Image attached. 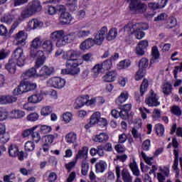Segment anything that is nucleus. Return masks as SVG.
<instances>
[{
    "label": "nucleus",
    "instance_id": "nucleus-1",
    "mask_svg": "<svg viewBox=\"0 0 182 182\" xmlns=\"http://www.w3.org/2000/svg\"><path fill=\"white\" fill-rule=\"evenodd\" d=\"M69 36H75V32L66 34L65 33V31L59 30L51 33L50 39H51V41H56V46L58 48H62V46H65L66 43H70V38Z\"/></svg>",
    "mask_w": 182,
    "mask_h": 182
},
{
    "label": "nucleus",
    "instance_id": "nucleus-2",
    "mask_svg": "<svg viewBox=\"0 0 182 182\" xmlns=\"http://www.w3.org/2000/svg\"><path fill=\"white\" fill-rule=\"evenodd\" d=\"M178 142L177 141V139L173 138L172 139V146L174 147L173 154L175 156V159L173 161V164L172 166V168L173 171H175L176 174L178 176L180 174V168H178Z\"/></svg>",
    "mask_w": 182,
    "mask_h": 182
},
{
    "label": "nucleus",
    "instance_id": "nucleus-3",
    "mask_svg": "<svg viewBox=\"0 0 182 182\" xmlns=\"http://www.w3.org/2000/svg\"><path fill=\"white\" fill-rule=\"evenodd\" d=\"M145 103L149 106V107H157V106H160L159 97L153 90H150L149 95H148L145 98Z\"/></svg>",
    "mask_w": 182,
    "mask_h": 182
},
{
    "label": "nucleus",
    "instance_id": "nucleus-4",
    "mask_svg": "<svg viewBox=\"0 0 182 182\" xmlns=\"http://www.w3.org/2000/svg\"><path fill=\"white\" fill-rule=\"evenodd\" d=\"M65 85H66V80L59 77H51L47 81V86L55 89H62L65 87Z\"/></svg>",
    "mask_w": 182,
    "mask_h": 182
},
{
    "label": "nucleus",
    "instance_id": "nucleus-5",
    "mask_svg": "<svg viewBox=\"0 0 182 182\" xmlns=\"http://www.w3.org/2000/svg\"><path fill=\"white\" fill-rule=\"evenodd\" d=\"M58 11L61 12L59 17L61 25H69L72 22V19H73L72 15L68 11H64L65 7L63 6H60Z\"/></svg>",
    "mask_w": 182,
    "mask_h": 182
},
{
    "label": "nucleus",
    "instance_id": "nucleus-6",
    "mask_svg": "<svg viewBox=\"0 0 182 182\" xmlns=\"http://www.w3.org/2000/svg\"><path fill=\"white\" fill-rule=\"evenodd\" d=\"M11 60L16 62L17 66H23L25 65V59L23 58V50L18 48L14 50L13 58Z\"/></svg>",
    "mask_w": 182,
    "mask_h": 182
},
{
    "label": "nucleus",
    "instance_id": "nucleus-7",
    "mask_svg": "<svg viewBox=\"0 0 182 182\" xmlns=\"http://www.w3.org/2000/svg\"><path fill=\"white\" fill-rule=\"evenodd\" d=\"M107 33V26H103L102 28H100L96 33L95 36V39H93L95 45H97L98 46H100L101 45H102L103 41H105V36H106Z\"/></svg>",
    "mask_w": 182,
    "mask_h": 182
},
{
    "label": "nucleus",
    "instance_id": "nucleus-8",
    "mask_svg": "<svg viewBox=\"0 0 182 182\" xmlns=\"http://www.w3.org/2000/svg\"><path fill=\"white\" fill-rule=\"evenodd\" d=\"M63 58L68 60V62H80V53L75 50H70L63 55Z\"/></svg>",
    "mask_w": 182,
    "mask_h": 182
},
{
    "label": "nucleus",
    "instance_id": "nucleus-9",
    "mask_svg": "<svg viewBox=\"0 0 182 182\" xmlns=\"http://www.w3.org/2000/svg\"><path fill=\"white\" fill-rule=\"evenodd\" d=\"M9 154L10 157H18V159L22 161L23 157H25V153L23 151H19L16 145L11 144L9 146Z\"/></svg>",
    "mask_w": 182,
    "mask_h": 182
},
{
    "label": "nucleus",
    "instance_id": "nucleus-10",
    "mask_svg": "<svg viewBox=\"0 0 182 182\" xmlns=\"http://www.w3.org/2000/svg\"><path fill=\"white\" fill-rule=\"evenodd\" d=\"M79 65H82V63L67 61L66 67L68 68L69 75H72L73 76H75V75H77V73L80 72Z\"/></svg>",
    "mask_w": 182,
    "mask_h": 182
},
{
    "label": "nucleus",
    "instance_id": "nucleus-11",
    "mask_svg": "<svg viewBox=\"0 0 182 182\" xmlns=\"http://www.w3.org/2000/svg\"><path fill=\"white\" fill-rule=\"evenodd\" d=\"M42 46V41L41 38L36 37L32 41L30 47V56H35V54L38 53L39 48Z\"/></svg>",
    "mask_w": 182,
    "mask_h": 182
},
{
    "label": "nucleus",
    "instance_id": "nucleus-12",
    "mask_svg": "<svg viewBox=\"0 0 182 182\" xmlns=\"http://www.w3.org/2000/svg\"><path fill=\"white\" fill-rule=\"evenodd\" d=\"M31 58H33L35 59L36 58V68H41V66H43V63H45V54L43 53V51L38 50V53L35 54V56H31Z\"/></svg>",
    "mask_w": 182,
    "mask_h": 182
},
{
    "label": "nucleus",
    "instance_id": "nucleus-13",
    "mask_svg": "<svg viewBox=\"0 0 182 182\" xmlns=\"http://www.w3.org/2000/svg\"><path fill=\"white\" fill-rule=\"evenodd\" d=\"M54 72V68L52 67H48L46 65L43 66L39 71L37 72L38 77H43L44 76H50Z\"/></svg>",
    "mask_w": 182,
    "mask_h": 182
},
{
    "label": "nucleus",
    "instance_id": "nucleus-14",
    "mask_svg": "<svg viewBox=\"0 0 182 182\" xmlns=\"http://www.w3.org/2000/svg\"><path fill=\"white\" fill-rule=\"evenodd\" d=\"M27 6L30 9L33 15L36 14V12H41L42 11V6L41 5V1L38 0H34L30 2Z\"/></svg>",
    "mask_w": 182,
    "mask_h": 182
},
{
    "label": "nucleus",
    "instance_id": "nucleus-15",
    "mask_svg": "<svg viewBox=\"0 0 182 182\" xmlns=\"http://www.w3.org/2000/svg\"><path fill=\"white\" fill-rule=\"evenodd\" d=\"M31 16H33L32 11L30 10L29 7L26 6L21 12L20 16L18 18V21L19 22H22V21H25V19H28V18H31Z\"/></svg>",
    "mask_w": 182,
    "mask_h": 182
},
{
    "label": "nucleus",
    "instance_id": "nucleus-16",
    "mask_svg": "<svg viewBox=\"0 0 182 182\" xmlns=\"http://www.w3.org/2000/svg\"><path fill=\"white\" fill-rule=\"evenodd\" d=\"M131 11H135L137 14H144L147 11V5L139 1L134 4V7L130 8Z\"/></svg>",
    "mask_w": 182,
    "mask_h": 182
},
{
    "label": "nucleus",
    "instance_id": "nucleus-17",
    "mask_svg": "<svg viewBox=\"0 0 182 182\" xmlns=\"http://www.w3.org/2000/svg\"><path fill=\"white\" fill-rule=\"evenodd\" d=\"M18 100L16 97L11 95H0V105H9L14 103Z\"/></svg>",
    "mask_w": 182,
    "mask_h": 182
},
{
    "label": "nucleus",
    "instance_id": "nucleus-18",
    "mask_svg": "<svg viewBox=\"0 0 182 182\" xmlns=\"http://www.w3.org/2000/svg\"><path fill=\"white\" fill-rule=\"evenodd\" d=\"M87 99H89V95H84L82 97H78L75 102V108L80 109V107H83L85 105H87Z\"/></svg>",
    "mask_w": 182,
    "mask_h": 182
},
{
    "label": "nucleus",
    "instance_id": "nucleus-19",
    "mask_svg": "<svg viewBox=\"0 0 182 182\" xmlns=\"http://www.w3.org/2000/svg\"><path fill=\"white\" fill-rule=\"evenodd\" d=\"M41 47L44 52L46 53H50L53 50V43L52 40H45L43 43H41Z\"/></svg>",
    "mask_w": 182,
    "mask_h": 182
},
{
    "label": "nucleus",
    "instance_id": "nucleus-20",
    "mask_svg": "<svg viewBox=\"0 0 182 182\" xmlns=\"http://www.w3.org/2000/svg\"><path fill=\"white\" fill-rule=\"evenodd\" d=\"M43 26V23L37 18H33L28 21V27L29 29H38Z\"/></svg>",
    "mask_w": 182,
    "mask_h": 182
},
{
    "label": "nucleus",
    "instance_id": "nucleus-21",
    "mask_svg": "<svg viewBox=\"0 0 182 182\" xmlns=\"http://www.w3.org/2000/svg\"><path fill=\"white\" fill-rule=\"evenodd\" d=\"M95 40L92 38H89L81 43L80 48L82 49V50H85V49H90V48L95 46Z\"/></svg>",
    "mask_w": 182,
    "mask_h": 182
},
{
    "label": "nucleus",
    "instance_id": "nucleus-22",
    "mask_svg": "<svg viewBox=\"0 0 182 182\" xmlns=\"http://www.w3.org/2000/svg\"><path fill=\"white\" fill-rule=\"evenodd\" d=\"M28 36L25 34L23 31H19L16 37V45H25V41H26Z\"/></svg>",
    "mask_w": 182,
    "mask_h": 182
},
{
    "label": "nucleus",
    "instance_id": "nucleus-23",
    "mask_svg": "<svg viewBox=\"0 0 182 182\" xmlns=\"http://www.w3.org/2000/svg\"><path fill=\"white\" fill-rule=\"evenodd\" d=\"M92 140L95 141V143H103V141H107V140H109V135L102 132L93 136Z\"/></svg>",
    "mask_w": 182,
    "mask_h": 182
},
{
    "label": "nucleus",
    "instance_id": "nucleus-24",
    "mask_svg": "<svg viewBox=\"0 0 182 182\" xmlns=\"http://www.w3.org/2000/svg\"><path fill=\"white\" fill-rule=\"evenodd\" d=\"M87 151H89V149L87 146H83L81 149H80L76 155L77 159L80 160H86L87 159Z\"/></svg>",
    "mask_w": 182,
    "mask_h": 182
},
{
    "label": "nucleus",
    "instance_id": "nucleus-25",
    "mask_svg": "<svg viewBox=\"0 0 182 182\" xmlns=\"http://www.w3.org/2000/svg\"><path fill=\"white\" fill-rule=\"evenodd\" d=\"M107 168V164L105 161H100L95 164L96 173H104Z\"/></svg>",
    "mask_w": 182,
    "mask_h": 182
},
{
    "label": "nucleus",
    "instance_id": "nucleus-26",
    "mask_svg": "<svg viewBox=\"0 0 182 182\" xmlns=\"http://www.w3.org/2000/svg\"><path fill=\"white\" fill-rule=\"evenodd\" d=\"M5 68L10 73H15L16 72V62L14 60H9V63L6 64Z\"/></svg>",
    "mask_w": 182,
    "mask_h": 182
},
{
    "label": "nucleus",
    "instance_id": "nucleus-27",
    "mask_svg": "<svg viewBox=\"0 0 182 182\" xmlns=\"http://www.w3.org/2000/svg\"><path fill=\"white\" fill-rule=\"evenodd\" d=\"M122 178L124 182H133V176L130 175V172L127 169L123 168L122 170Z\"/></svg>",
    "mask_w": 182,
    "mask_h": 182
},
{
    "label": "nucleus",
    "instance_id": "nucleus-28",
    "mask_svg": "<svg viewBox=\"0 0 182 182\" xmlns=\"http://www.w3.org/2000/svg\"><path fill=\"white\" fill-rule=\"evenodd\" d=\"M100 116L101 114L100 112H94L90 117V124L91 126H95V124H97L98 122H100Z\"/></svg>",
    "mask_w": 182,
    "mask_h": 182
},
{
    "label": "nucleus",
    "instance_id": "nucleus-29",
    "mask_svg": "<svg viewBox=\"0 0 182 182\" xmlns=\"http://www.w3.org/2000/svg\"><path fill=\"white\" fill-rule=\"evenodd\" d=\"M135 29H136V24H134L133 23H129L123 28L124 32L127 35H132V33H134Z\"/></svg>",
    "mask_w": 182,
    "mask_h": 182
},
{
    "label": "nucleus",
    "instance_id": "nucleus-30",
    "mask_svg": "<svg viewBox=\"0 0 182 182\" xmlns=\"http://www.w3.org/2000/svg\"><path fill=\"white\" fill-rule=\"evenodd\" d=\"M116 76H117L116 71H110L104 76V80L105 82H114Z\"/></svg>",
    "mask_w": 182,
    "mask_h": 182
},
{
    "label": "nucleus",
    "instance_id": "nucleus-31",
    "mask_svg": "<svg viewBox=\"0 0 182 182\" xmlns=\"http://www.w3.org/2000/svg\"><path fill=\"white\" fill-rule=\"evenodd\" d=\"M151 55L152 58L151 60V63H154V62H156V60L160 58V52H159V48L157 46L152 47Z\"/></svg>",
    "mask_w": 182,
    "mask_h": 182
},
{
    "label": "nucleus",
    "instance_id": "nucleus-32",
    "mask_svg": "<svg viewBox=\"0 0 182 182\" xmlns=\"http://www.w3.org/2000/svg\"><path fill=\"white\" fill-rule=\"evenodd\" d=\"M25 116V112L21 110H13L10 113L11 119H21Z\"/></svg>",
    "mask_w": 182,
    "mask_h": 182
},
{
    "label": "nucleus",
    "instance_id": "nucleus-33",
    "mask_svg": "<svg viewBox=\"0 0 182 182\" xmlns=\"http://www.w3.org/2000/svg\"><path fill=\"white\" fill-rule=\"evenodd\" d=\"M129 99V93L127 92H122L121 95L118 97V98L116 100L117 105H122V103H124L126 100Z\"/></svg>",
    "mask_w": 182,
    "mask_h": 182
},
{
    "label": "nucleus",
    "instance_id": "nucleus-34",
    "mask_svg": "<svg viewBox=\"0 0 182 182\" xmlns=\"http://www.w3.org/2000/svg\"><path fill=\"white\" fill-rule=\"evenodd\" d=\"M117 36V28H112L109 29L108 33L107 34V40L113 41V39H116Z\"/></svg>",
    "mask_w": 182,
    "mask_h": 182
},
{
    "label": "nucleus",
    "instance_id": "nucleus-35",
    "mask_svg": "<svg viewBox=\"0 0 182 182\" xmlns=\"http://www.w3.org/2000/svg\"><path fill=\"white\" fill-rule=\"evenodd\" d=\"M43 97L41 94H34L28 97L30 103H39L41 102Z\"/></svg>",
    "mask_w": 182,
    "mask_h": 182
},
{
    "label": "nucleus",
    "instance_id": "nucleus-36",
    "mask_svg": "<svg viewBox=\"0 0 182 182\" xmlns=\"http://www.w3.org/2000/svg\"><path fill=\"white\" fill-rule=\"evenodd\" d=\"M130 65H132V62H130V60H124L118 63L117 68L119 70H122V69H127V68H129Z\"/></svg>",
    "mask_w": 182,
    "mask_h": 182
},
{
    "label": "nucleus",
    "instance_id": "nucleus-37",
    "mask_svg": "<svg viewBox=\"0 0 182 182\" xmlns=\"http://www.w3.org/2000/svg\"><path fill=\"white\" fill-rule=\"evenodd\" d=\"M65 139L67 143H76L77 137L75 132H70L65 136Z\"/></svg>",
    "mask_w": 182,
    "mask_h": 182
},
{
    "label": "nucleus",
    "instance_id": "nucleus-38",
    "mask_svg": "<svg viewBox=\"0 0 182 182\" xmlns=\"http://www.w3.org/2000/svg\"><path fill=\"white\" fill-rule=\"evenodd\" d=\"M89 171V163L86 160H82L81 164V173L82 176H87Z\"/></svg>",
    "mask_w": 182,
    "mask_h": 182
},
{
    "label": "nucleus",
    "instance_id": "nucleus-39",
    "mask_svg": "<svg viewBox=\"0 0 182 182\" xmlns=\"http://www.w3.org/2000/svg\"><path fill=\"white\" fill-rule=\"evenodd\" d=\"M90 35H92V31H90V30L80 29L77 32L78 38H87Z\"/></svg>",
    "mask_w": 182,
    "mask_h": 182
},
{
    "label": "nucleus",
    "instance_id": "nucleus-40",
    "mask_svg": "<svg viewBox=\"0 0 182 182\" xmlns=\"http://www.w3.org/2000/svg\"><path fill=\"white\" fill-rule=\"evenodd\" d=\"M103 70V67H102V64H97L92 68V73L95 77H97L99 74Z\"/></svg>",
    "mask_w": 182,
    "mask_h": 182
},
{
    "label": "nucleus",
    "instance_id": "nucleus-41",
    "mask_svg": "<svg viewBox=\"0 0 182 182\" xmlns=\"http://www.w3.org/2000/svg\"><path fill=\"white\" fill-rule=\"evenodd\" d=\"M129 167L134 176H136V177L140 176V171L139 170V167H137V164H136V162L131 163Z\"/></svg>",
    "mask_w": 182,
    "mask_h": 182
},
{
    "label": "nucleus",
    "instance_id": "nucleus-42",
    "mask_svg": "<svg viewBox=\"0 0 182 182\" xmlns=\"http://www.w3.org/2000/svg\"><path fill=\"white\" fill-rule=\"evenodd\" d=\"M24 75L27 77H38V71L34 68H31Z\"/></svg>",
    "mask_w": 182,
    "mask_h": 182
},
{
    "label": "nucleus",
    "instance_id": "nucleus-43",
    "mask_svg": "<svg viewBox=\"0 0 182 182\" xmlns=\"http://www.w3.org/2000/svg\"><path fill=\"white\" fill-rule=\"evenodd\" d=\"M147 87H149V80L147 79H144L140 87L141 96H143L144 92H147Z\"/></svg>",
    "mask_w": 182,
    "mask_h": 182
},
{
    "label": "nucleus",
    "instance_id": "nucleus-44",
    "mask_svg": "<svg viewBox=\"0 0 182 182\" xmlns=\"http://www.w3.org/2000/svg\"><path fill=\"white\" fill-rule=\"evenodd\" d=\"M26 92V91L25 90L23 82H21L16 88L14 90V95H22V93H25Z\"/></svg>",
    "mask_w": 182,
    "mask_h": 182
},
{
    "label": "nucleus",
    "instance_id": "nucleus-45",
    "mask_svg": "<svg viewBox=\"0 0 182 182\" xmlns=\"http://www.w3.org/2000/svg\"><path fill=\"white\" fill-rule=\"evenodd\" d=\"M58 134H54L53 135L50 134L44 136V141L47 144H52L53 143V140L58 137Z\"/></svg>",
    "mask_w": 182,
    "mask_h": 182
},
{
    "label": "nucleus",
    "instance_id": "nucleus-46",
    "mask_svg": "<svg viewBox=\"0 0 182 182\" xmlns=\"http://www.w3.org/2000/svg\"><path fill=\"white\" fill-rule=\"evenodd\" d=\"M162 91L164 95L168 96L171 93V84L165 83L162 85Z\"/></svg>",
    "mask_w": 182,
    "mask_h": 182
},
{
    "label": "nucleus",
    "instance_id": "nucleus-47",
    "mask_svg": "<svg viewBox=\"0 0 182 182\" xmlns=\"http://www.w3.org/2000/svg\"><path fill=\"white\" fill-rule=\"evenodd\" d=\"M141 156L144 160L145 163L148 164L149 166H151L153 164V160H154V157H149L147 155H146V153L144 151L141 152Z\"/></svg>",
    "mask_w": 182,
    "mask_h": 182
},
{
    "label": "nucleus",
    "instance_id": "nucleus-48",
    "mask_svg": "<svg viewBox=\"0 0 182 182\" xmlns=\"http://www.w3.org/2000/svg\"><path fill=\"white\" fill-rule=\"evenodd\" d=\"M14 18H15V14L5 16L3 18H1V22H4V23H7V25H11Z\"/></svg>",
    "mask_w": 182,
    "mask_h": 182
},
{
    "label": "nucleus",
    "instance_id": "nucleus-49",
    "mask_svg": "<svg viewBox=\"0 0 182 182\" xmlns=\"http://www.w3.org/2000/svg\"><path fill=\"white\" fill-rule=\"evenodd\" d=\"M53 109L52 107L50 106H45L41 110V116H49L50 113H52Z\"/></svg>",
    "mask_w": 182,
    "mask_h": 182
},
{
    "label": "nucleus",
    "instance_id": "nucleus-50",
    "mask_svg": "<svg viewBox=\"0 0 182 182\" xmlns=\"http://www.w3.org/2000/svg\"><path fill=\"white\" fill-rule=\"evenodd\" d=\"M23 85L26 92H31V90H35V89H36V83L26 82L23 83Z\"/></svg>",
    "mask_w": 182,
    "mask_h": 182
},
{
    "label": "nucleus",
    "instance_id": "nucleus-51",
    "mask_svg": "<svg viewBox=\"0 0 182 182\" xmlns=\"http://www.w3.org/2000/svg\"><path fill=\"white\" fill-rule=\"evenodd\" d=\"M101 66L104 70H109V69H112V59L106 60L101 64Z\"/></svg>",
    "mask_w": 182,
    "mask_h": 182
},
{
    "label": "nucleus",
    "instance_id": "nucleus-52",
    "mask_svg": "<svg viewBox=\"0 0 182 182\" xmlns=\"http://www.w3.org/2000/svg\"><path fill=\"white\" fill-rule=\"evenodd\" d=\"M149 67V60L146 58H142L139 63V68L141 69H146Z\"/></svg>",
    "mask_w": 182,
    "mask_h": 182
},
{
    "label": "nucleus",
    "instance_id": "nucleus-53",
    "mask_svg": "<svg viewBox=\"0 0 182 182\" xmlns=\"http://www.w3.org/2000/svg\"><path fill=\"white\" fill-rule=\"evenodd\" d=\"M133 35L135 36L136 39H143V37L145 36L144 32L139 28H135Z\"/></svg>",
    "mask_w": 182,
    "mask_h": 182
},
{
    "label": "nucleus",
    "instance_id": "nucleus-54",
    "mask_svg": "<svg viewBox=\"0 0 182 182\" xmlns=\"http://www.w3.org/2000/svg\"><path fill=\"white\" fill-rule=\"evenodd\" d=\"M36 127H33L31 129H28L23 131L21 136L23 137H29V136H31V134H32V133H33V132H35V130H36Z\"/></svg>",
    "mask_w": 182,
    "mask_h": 182
},
{
    "label": "nucleus",
    "instance_id": "nucleus-55",
    "mask_svg": "<svg viewBox=\"0 0 182 182\" xmlns=\"http://www.w3.org/2000/svg\"><path fill=\"white\" fill-rule=\"evenodd\" d=\"M24 147L26 151H33L35 150V144L31 141H28L26 142Z\"/></svg>",
    "mask_w": 182,
    "mask_h": 182
},
{
    "label": "nucleus",
    "instance_id": "nucleus-56",
    "mask_svg": "<svg viewBox=\"0 0 182 182\" xmlns=\"http://www.w3.org/2000/svg\"><path fill=\"white\" fill-rule=\"evenodd\" d=\"M135 27L141 31H147L149 24L147 23H135Z\"/></svg>",
    "mask_w": 182,
    "mask_h": 182
},
{
    "label": "nucleus",
    "instance_id": "nucleus-57",
    "mask_svg": "<svg viewBox=\"0 0 182 182\" xmlns=\"http://www.w3.org/2000/svg\"><path fill=\"white\" fill-rule=\"evenodd\" d=\"M9 141V134H0V143L1 144H5Z\"/></svg>",
    "mask_w": 182,
    "mask_h": 182
},
{
    "label": "nucleus",
    "instance_id": "nucleus-58",
    "mask_svg": "<svg viewBox=\"0 0 182 182\" xmlns=\"http://www.w3.org/2000/svg\"><path fill=\"white\" fill-rule=\"evenodd\" d=\"M171 112L173 113V114H175V116H181V109L177 105H173L171 109Z\"/></svg>",
    "mask_w": 182,
    "mask_h": 182
},
{
    "label": "nucleus",
    "instance_id": "nucleus-59",
    "mask_svg": "<svg viewBox=\"0 0 182 182\" xmlns=\"http://www.w3.org/2000/svg\"><path fill=\"white\" fill-rule=\"evenodd\" d=\"M156 130L158 136H161L164 134V127L162 124H158L156 125Z\"/></svg>",
    "mask_w": 182,
    "mask_h": 182
},
{
    "label": "nucleus",
    "instance_id": "nucleus-60",
    "mask_svg": "<svg viewBox=\"0 0 182 182\" xmlns=\"http://www.w3.org/2000/svg\"><path fill=\"white\" fill-rule=\"evenodd\" d=\"M139 112H141V116L144 119H147V114L146 113L150 114V110L146 109V107H140Z\"/></svg>",
    "mask_w": 182,
    "mask_h": 182
},
{
    "label": "nucleus",
    "instance_id": "nucleus-61",
    "mask_svg": "<svg viewBox=\"0 0 182 182\" xmlns=\"http://www.w3.org/2000/svg\"><path fill=\"white\" fill-rule=\"evenodd\" d=\"M31 137L36 143H39L41 141V134L38 132H31Z\"/></svg>",
    "mask_w": 182,
    "mask_h": 182
},
{
    "label": "nucleus",
    "instance_id": "nucleus-62",
    "mask_svg": "<svg viewBox=\"0 0 182 182\" xmlns=\"http://www.w3.org/2000/svg\"><path fill=\"white\" fill-rule=\"evenodd\" d=\"M39 119V115L36 113H32L28 115L27 120L29 122H36Z\"/></svg>",
    "mask_w": 182,
    "mask_h": 182
},
{
    "label": "nucleus",
    "instance_id": "nucleus-63",
    "mask_svg": "<svg viewBox=\"0 0 182 182\" xmlns=\"http://www.w3.org/2000/svg\"><path fill=\"white\" fill-rule=\"evenodd\" d=\"M56 180H58V175L56 174V173L55 172L50 173L48 177V181L53 182V181H56Z\"/></svg>",
    "mask_w": 182,
    "mask_h": 182
},
{
    "label": "nucleus",
    "instance_id": "nucleus-64",
    "mask_svg": "<svg viewBox=\"0 0 182 182\" xmlns=\"http://www.w3.org/2000/svg\"><path fill=\"white\" fill-rule=\"evenodd\" d=\"M63 119L65 123H69L72 120V114L70 112H66L63 115Z\"/></svg>",
    "mask_w": 182,
    "mask_h": 182
}]
</instances>
